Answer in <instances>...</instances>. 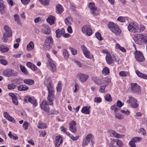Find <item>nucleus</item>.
I'll return each mask as SVG.
<instances>
[{
  "mask_svg": "<svg viewBox=\"0 0 147 147\" xmlns=\"http://www.w3.org/2000/svg\"><path fill=\"white\" fill-rule=\"evenodd\" d=\"M17 89L20 91H26L29 88L25 85H22L17 86Z\"/></svg>",
  "mask_w": 147,
  "mask_h": 147,
  "instance_id": "obj_29",
  "label": "nucleus"
},
{
  "mask_svg": "<svg viewBox=\"0 0 147 147\" xmlns=\"http://www.w3.org/2000/svg\"><path fill=\"white\" fill-rule=\"evenodd\" d=\"M56 34V37L57 38H59L61 36V34L60 32V29H58L55 32Z\"/></svg>",
  "mask_w": 147,
  "mask_h": 147,
  "instance_id": "obj_61",
  "label": "nucleus"
},
{
  "mask_svg": "<svg viewBox=\"0 0 147 147\" xmlns=\"http://www.w3.org/2000/svg\"><path fill=\"white\" fill-rule=\"evenodd\" d=\"M119 75L121 77H124L127 76L128 74V73L126 71H122L119 73Z\"/></svg>",
  "mask_w": 147,
  "mask_h": 147,
  "instance_id": "obj_49",
  "label": "nucleus"
},
{
  "mask_svg": "<svg viewBox=\"0 0 147 147\" xmlns=\"http://www.w3.org/2000/svg\"><path fill=\"white\" fill-rule=\"evenodd\" d=\"M90 107V106H86L83 107L81 110L82 113L86 115L89 114Z\"/></svg>",
  "mask_w": 147,
  "mask_h": 147,
  "instance_id": "obj_26",
  "label": "nucleus"
},
{
  "mask_svg": "<svg viewBox=\"0 0 147 147\" xmlns=\"http://www.w3.org/2000/svg\"><path fill=\"white\" fill-rule=\"evenodd\" d=\"M111 109L112 110H113L114 112L115 113H116L119 110V108L115 105L112 106L111 107Z\"/></svg>",
  "mask_w": 147,
  "mask_h": 147,
  "instance_id": "obj_53",
  "label": "nucleus"
},
{
  "mask_svg": "<svg viewBox=\"0 0 147 147\" xmlns=\"http://www.w3.org/2000/svg\"><path fill=\"white\" fill-rule=\"evenodd\" d=\"M86 138L92 145L94 144V137L92 134H88L86 136Z\"/></svg>",
  "mask_w": 147,
  "mask_h": 147,
  "instance_id": "obj_21",
  "label": "nucleus"
},
{
  "mask_svg": "<svg viewBox=\"0 0 147 147\" xmlns=\"http://www.w3.org/2000/svg\"><path fill=\"white\" fill-rule=\"evenodd\" d=\"M102 99L100 97H96L94 99V101L95 102L99 103L101 102Z\"/></svg>",
  "mask_w": 147,
  "mask_h": 147,
  "instance_id": "obj_62",
  "label": "nucleus"
},
{
  "mask_svg": "<svg viewBox=\"0 0 147 147\" xmlns=\"http://www.w3.org/2000/svg\"><path fill=\"white\" fill-rule=\"evenodd\" d=\"M127 20V18L125 17L120 16L117 19V20L121 22H124Z\"/></svg>",
  "mask_w": 147,
  "mask_h": 147,
  "instance_id": "obj_42",
  "label": "nucleus"
},
{
  "mask_svg": "<svg viewBox=\"0 0 147 147\" xmlns=\"http://www.w3.org/2000/svg\"><path fill=\"white\" fill-rule=\"evenodd\" d=\"M76 122L75 121H72L69 123V128L70 130L74 133L76 131Z\"/></svg>",
  "mask_w": 147,
  "mask_h": 147,
  "instance_id": "obj_17",
  "label": "nucleus"
},
{
  "mask_svg": "<svg viewBox=\"0 0 147 147\" xmlns=\"http://www.w3.org/2000/svg\"><path fill=\"white\" fill-rule=\"evenodd\" d=\"M89 75L86 74L79 73L76 75L77 78L82 83L86 82L89 78Z\"/></svg>",
  "mask_w": 147,
  "mask_h": 147,
  "instance_id": "obj_10",
  "label": "nucleus"
},
{
  "mask_svg": "<svg viewBox=\"0 0 147 147\" xmlns=\"http://www.w3.org/2000/svg\"><path fill=\"white\" fill-rule=\"evenodd\" d=\"M124 104L120 100H118L117 103V106L119 107V108H121L123 105Z\"/></svg>",
  "mask_w": 147,
  "mask_h": 147,
  "instance_id": "obj_64",
  "label": "nucleus"
},
{
  "mask_svg": "<svg viewBox=\"0 0 147 147\" xmlns=\"http://www.w3.org/2000/svg\"><path fill=\"white\" fill-rule=\"evenodd\" d=\"M54 98L48 96L47 101L44 100L43 102H44V104L46 105H52L53 104V101L54 100Z\"/></svg>",
  "mask_w": 147,
  "mask_h": 147,
  "instance_id": "obj_22",
  "label": "nucleus"
},
{
  "mask_svg": "<svg viewBox=\"0 0 147 147\" xmlns=\"http://www.w3.org/2000/svg\"><path fill=\"white\" fill-rule=\"evenodd\" d=\"M145 29V28L143 25H141L140 27H138V28L136 32H142Z\"/></svg>",
  "mask_w": 147,
  "mask_h": 147,
  "instance_id": "obj_52",
  "label": "nucleus"
},
{
  "mask_svg": "<svg viewBox=\"0 0 147 147\" xmlns=\"http://www.w3.org/2000/svg\"><path fill=\"white\" fill-rule=\"evenodd\" d=\"M81 48L86 57L90 59L92 58L93 57V55L91 54L90 52L89 51L87 50L86 48L84 45H82L81 46Z\"/></svg>",
  "mask_w": 147,
  "mask_h": 147,
  "instance_id": "obj_11",
  "label": "nucleus"
},
{
  "mask_svg": "<svg viewBox=\"0 0 147 147\" xmlns=\"http://www.w3.org/2000/svg\"><path fill=\"white\" fill-rule=\"evenodd\" d=\"M42 29V32L44 34H49L51 33V30L49 27L47 26L44 25Z\"/></svg>",
  "mask_w": 147,
  "mask_h": 147,
  "instance_id": "obj_25",
  "label": "nucleus"
},
{
  "mask_svg": "<svg viewBox=\"0 0 147 147\" xmlns=\"http://www.w3.org/2000/svg\"><path fill=\"white\" fill-rule=\"evenodd\" d=\"M127 28L129 31L136 33L137 30L138 28V24L136 22H131L129 24Z\"/></svg>",
  "mask_w": 147,
  "mask_h": 147,
  "instance_id": "obj_7",
  "label": "nucleus"
},
{
  "mask_svg": "<svg viewBox=\"0 0 147 147\" xmlns=\"http://www.w3.org/2000/svg\"><path fill=\"white\" fill-rule=\"evenodd\" d=\"M62 86V84L61 81H59L58 82L57 86L56 87V89L57 91L60 92L61 90Z\"/></svg>",
  "mask_w": 147,
  "mask_h": 147,
  "instance_id": "obj_45",
  "label": "nucleus"
},
{
  "mask_svg": "<svg viewBox=\"0 0 147 147\" xmlns=\"http://www.w3.org/2000/svg\"><path fill=\"white\" fill-rule=\"evenodd\" d=\"M28 123L26 121L24 122L23 126L25 130H26L28 129Z\"/></svg>",
  "mask_w": 147,
  "mask_h": 147,
  "instance_id": "obj_63",
  "label": "nucleus"
},
{
  "mask_svg": "<svg viewBox=\"0 0 147 147\" xmlns=\"http://www.w3.org/2000/svg\"><path fill=\"white\" fill-rule=\"evenodd\" d=\"M9 48L4 46H0V51L2 53H5L9 51Z\"/></svg>",
  "mask_w": 147,
  "mask_h": 147,
  "instance_id": "obj_40",
  "label": "nucleus"
},
{
  "mask_svg": "<svg viewBox=\"0 0 147 147\" xmlns=\"http://www.w3.org/2000/svg\"><path fill=\"white\" fill-rule=\"evenodd\" d=\"M41 109L47 112H48L49 110V108L48 107L46 106L44 104V102H43L40 104Z\"/></svg>",
  "mask_w": 147,
  "mask_h": 147,
  "instance_id": "obj_37",
  "label": "nucleus"
},
{
  "mask_svg": "<svg viewBox=\"0 0 147 147\" xmlns=\"http://www.w3.org/2000/svg\"><path fill=\"white\" fill-rule=\"evenodd\" d=\"M9 37V36H8V35L7 34V33L5 32L3 36V41L5 42H6L7 40L8 37Z\"/></svg>",
  "mask_w": 147,
  "mask_h": 147,
  "instance_id": "obj_60",
  "label": "nucleus"
},
{
  "mask_svg": "<svg viewBox=\"0 0 147 147\" xmlns=\"http://www.w3.org/2000/svg\"><path fill=\"white\" fill-rule=\"evenodd\" d=\"M3 115L4 117L7 120L13 123H16V121L14 118L11 116L7 112H4L3 113Z\"/></svg>",
  "mask_w": 147,
  "mask_h": 147,
  "instance_id": "obj_18",
  "label": "nucleus"
},
{
  "mask_svg": "<svg viewBox=\"0 0 147 147\" xmlns=\"http://www.w3.org/2000/svg\"><path fill=\"white\" fill-rule=\"evenodd\" d=\"M135 57L136 60L139 62H141L145 60V58L142 53L140 51L136 50L134 52Z\"/></svg>",
  "mask_w": 147,
  "mask_h": 147,
  "instance_id": "obj_6",
  "label": "nucleus"
},
{
  "mask_svg": "<svg viewBox=\"0 0 147 147\" xmlns=\"http://www.w3.org/2000/svg\"><path fill=\"white\" fill-rule=\"evenodd\" d=\"M8 136L10 138L13 140H17L18 139V136L16 135H12L11 131H9V133L8 134Z\"/></svg>",
  "mask_w": 147,
  "mask_h": 147,
  "instance_id": "obj_43",
  "label": "nucleus"
},
{
  "mask_svg": "<svg viewBox=\"0 0 147 147\" xmlns=\"http://www.w3.org/2000/svg\"><path fill=\"white\" fill-rule=\"evenodd\" d=\"M106 87V85L101 86L99 90V91L100 93H105L106 92L105 89Z\"/></svg>",
  "mask_w": 147,
  "mask_h": 147,
  "instance_id": "obj_50",
  "label": "nucleus"
},
{
  "mask_svg": "<svg viewBox=\"0 0 147 147\" xmlns=\"http://www.w3.org/2000/svg\"><path fill=\"white\" fill-rule=\"evenodd\" d=\"M24 101L25 102H30L33 104V107H35L37 105L36 100L34 97L26 96L24 98Z\"/></svg>",
  "mask_w": 147,
  "mask_h": 147,
  "instance_id": "obj_8",
  "label": "nucleus"
},
{
  "mask_svg": "<svg viewBox=\"0 0 147 147\" xmlns=\"http://www.w3.org/2000/svg\"><path fill=\"white\" fill-rule=\"evenodd\" d=\"M115 117L116 119L120 120L123 118V116L122 115L118 113H116L115 114Z\"/></svg>",
  "mask_w": 147,
  "mask_h": 147,
  "instance_id": "obj_47",
  "label": "nucleus"
},
{
  "mask_svg": "<svg viewBox=\"0 0 147 147\" xmlns=\"http://www.w3.org/2000/svg\"><path fill=\"white\" fill-rule=\"evenodd\" d=\"M4 29L6 31L5 32L7 33V34L9 36H12L11 30L8 26L7 25L5 26H4Z\"/></svg>",
  "mask_w": 147,
  "mask_h": 147,
  "instance_id": "obj_32",
  "label": "nucleus"
},
{
  "mask_svg": "<svg viewBox=\"0 0 147 147\" xmlns=\"http://www.w3.org/2000/svg\"><path fill=\"white\" fill-rule=\"evenodd\" d=\"M131 91L137 94H140L141 91V88L136 83L130 84Z\"/></svg>",
  "mask_w": 147,
  "mask_h": 147,
  "instance_id": "obj_4",
  "label": "nucleus"
},
{
  "mask_svg": "<svg viewBox=\"0 0 147 147\" xmlns=\"http://www.w3.org/2000/svg\"><path fill=\"white\" fill-rule=\"evenodd\" d=\"M47 86L48 91V96L52 97L55 98L54 89L53 86H52L51 84L49 83L47 85Z\"/></svg>",
  "mask_w": 147,
  "mask_h": 147,
  "instance_id": "obj_13",
  "label": "nucleus"
},
{
  "mask_svg": "<svg viewBox=\"0 0 147 147\" xmlns=\"http://www.w3.org/2000/svg\"><path fill=\"white\" fill-rule=\"evenodd\" d=\"M16 87V85L13 83H11L8 85L7 88L9 90H13Z\"/></svg>",
  "mask_w": 147,
  "mask_h": 147,
  "instance_id": "obj_48",
  "label": "nucleus"
},
{
  "mask_svg": "<svg viewBox=\"0 0 147 147\" xmlns=\"http://www.w3.org/2000/svg\"><path fill=\"white\" fill-rule=\"evenodd\" d=\"M135 42L139 45L143 43L147 45V34H140L135 35L134 37Z\"/></svg>",
  "mask_w": 147,
  "mask_h": 147,
  "instance_id": "obj_1",
  "label": "nucleus"
},
{
  "mask_svg": "<svg viewBox=\"0 0 147 147\" xmlns=\"http://www.w3.org/2000/svg\"><path fill=\"white\" fill-rule=\"evenodd\" d=\"M142 139V138L141 137H135L133 138L131 140L134 142L136 143L141 141Z\"/></svg>",
  "mask_w": 147,
  "mask_h": 147,
  "instance_id": "obj_46",
  "label": "nucleus"
},
{
  "mask_svg": "<svg viewBox=\"0 0 147 147\" xmlns=\"http://www.w3.org/2000/svg\"><path fill=\"white\" fill-rule=\"evenodd\" d=\"M24 83L29 85H32L34 83V80L30 79H24Z\"/></svg>",
  "mask_w": 147,
  "mask_h": 147,
  "instance_id": "obj_36",
  "label": "nucleus"
},
{
  "mask_svg": "<svg viewBox=\"0 0 147 147\" xmlns=\"http://www.w3.org/2000/svg\"><path fill=\"white\" fill-rule=\"evenodd\" d=\"M136 73L138 77L145 79H147V75L141 73L138 70L136 71Z\"/></svg>",
  "mask_w": 147,
  "mask_h": 147,
  "instance_id": "obj_33",
  "label": "nucleus"
},
{
  "mask_svg": "<svg viewBox=\"0 0 147 147\" xmlns=\"http://www.w3.org/2000/svg\"><path fill=\"white\" fill-rule=\"evenodd\" d=\"M53 40L52 37L51 36H47L46 37L45 41L44 46L50 47L53 45Z\"/></svg>",
  "mask_w": 147,
  "mask_h": 147,
  "instance_id": "obj_14",
  "label": "nucleus"
},
{
  "mask_svg": "<svg viewBox=\"0 0 147 147\" xmlns=\"http://www.w3.org/2000/svg\"><path fill=\"white\" fill-rule=\"evenodd\" d=\"M105 59L107 63L109 65L111 64L113 62V57L110 54L106 55Z\"/></svg>",
  "mask_w": 147,
  "mask_h": 147,
  "instance_id": "obj_23",
  "label": "nucleus"
},
{
  "mask_svg": "<svg viewBox=\"0 0 147 147\" xmlns=\"http://www.w3.org/2000/svg\"><path fill=\"white\" fill-rule=\"evenodd\" d=\"M107 80L105 77L100 78L98 77H94L92 78V80L98 85H106L107 82Z\"/></svg>",
  "mask_w": 147,
  "mask_h": 147,
  "instance_id": "obj_5",
  "label": "nucleus"
},
{
  "mask_svg": "<svg viewBox=\"0 0 147 147\" xmlns=\"http://www.w3.org/2000/svg\"><path fill=\"white\" fill-rule=\"evenodd\" d=\"M71 17L68 16L65 19V23L67 26H70L71 24Z\"/></svg>",
  "mask_w": 147,
  "mask_h": 147,
  "instance_id": "obj_35",
  "label": "nucleus"
},
{
  "mask_svg": "<svg viewBox=\"0 0 147 147\" xmlns=\"http://www.w3.org/2000/svg\"><path fill=\"white\" fill-rule=\"evenodd\" d=\"M56 12L57 13L60 14L62 13L63 11V9L61 5L59 4L56 6Z\"/></svg>",
  "mask_w": 147,
  "mask_h": 147,
  "instance_id": "obj_30",
  "label": "nucleus"
},
{
  "mask_svg": "<svg viewBox=\"0 0 147 147\" xmlns=\"http://www.w3.org/2000/svg\"><path fill=\"white\" fill-rule=\"evenodd\" d=\"M108 26V28L115 35H119L121 33V30L119 26L113 22H109Z\"/></svg>",
  "mask_w": 147,
  "mask_h": 147,
  "instance_id": "obj_2",
  "label": "nucleus"
},
{
  "mask_svg": "<svg viewBox=\"0 0 147 147\" xmlns=\"http://www.w3.org/2000/svg\"><path fill=\"white\" fill-rule=\"evenodd\" d=\"M63 140L61 136H56L54 141V143L56 147H58L63 142Z\"/></svg>",
  "mask_w": 147,
  "mask_h": 147,
  "instance_id": "obj_15",
  "label": "nucleus"
},
{
  "mask_svg": "<svg viewBox=\"0 0 147 147\" xmlns=\"http://www.w3.org/2000/svg\"><path fill=\"white\" fill-rule=\"evenodd\" d=\"M90 13L94 16H97L99 13V10L97 7H94V9L90 10Z\"/></svg>",
  "mask_w": 147,
  "mask_h": 147,
  "instance_id": "obj_34",
  "label": "nucleus"
},
{
  "mask_svg": "<svg viewBox=\"0 0 147 147\" xmlns=\"http://www.w3.org/2000/svg\"><path fill=\"white\" fill-rule=\"evenodd\" d=\"M34 48V44L32 41H30L27 45L26 50L28 51H31Z\"/></svg>",
  "mask_w": 147,
  "mask_h": 147,
  "instance_id": "obj_28",
  "label": "nucleus"
},
{
  "mask_svg": "<svg viewBox=\"0 0 147 147\" xmlns=\"http://www.w3.org/2000/svg\"><path fill=\"white\" fill-rule=\"evenodd\" d=\"M22 54V51H19L18 53L17 54H14L12 56L14 57L18 58L20 57Z\"/></svg>",
  "mask_w": 147,
  "mask_h": 147,
  "instance_id": "obj_57",
  "label": "nucleus"
},
{
  "mask_svg": "<svg viewBox=\"0 0 147 147\" xmlns=\"http://www.w3.org/2000/svg\"><path fill=\"white\" fill-rule=\"evenodd\" d=\"M102 73V74L105 76L109 74V69L107 67H105L103 69Z\"/></svg>",
  "mask_w": 147,
  "mask_h": 147,
  "instance_id": "obj_39",
  "label": "nucleus"
},
{
  "mask_svg": "<svg viewBox=\"0 0 147 147\" xmlns=\"http://www.w3.org/2000/svg\"><path fill=\"white\" fill-rule=\"evenodd\" d=\"M95 36L96 38L99 40H102V38L101 37L100 34L98 32H97L95 34Z\"/></svg>",
  "mask_w": 147,
  "mask_h": 147,
  "instance_id": "obj_55",
  "label": "nucleus"
},
{
  "mask_svg": "<svg viewBox=\"0 0 147 147\" xmlns=\"http://www.w3.org/2000/svg\"><path fill=\"white\" fill-rule=\"evenodd\" d=\"M89 143L90 142H89L88 140L85 138L83 141L82 146H85L88 145Z\"/></svg>",
  "mask_w": 147,
  "mask_h": 147,
  "instance_id": "obj_54",
  "label": "nucleus"
},
{
  "mask_svg": "<svg viewBox=\"0 0 147 147\" xmlns=\"http://www.w3.org/2000/svg\"><path fill=\"white\" fill-rule=\"evenodd\" d=\"M3 3V1L0 0V13L1 14H4L5 12L6 6Z\"/></svg>",
  "mask_w": 147,
  "mask_h": 147,
  "instance_id": "obj_19",
  "label": "nucleus"
},
{
  "mask_svg": "<svg viewBox=\"0 0 147 147\" xmlns=\"http://www.w3.org/2000/svg\"><path fill=\"white\" fill-rule=\"evenodd\" d=\"M55 17L51 15L49 16L48 18L47 19V22L51 25L54 24L55 23Z\"/></svg>",
  "mask_w": 147,
  "mask_h": 147,
  "instance_id": "obj_20",
  "label": "nucleus"
},
{
  "mask_svg": "<svg viewBox=\"0 0 147 147\" xmlns=\"http://www.w3.org/2000/svg\"><path fill=\"white\" fill-rule=\"evenodd\" d=\"M41 4L44 6L48 5L49 3L50 0H38Z\"/></svg>",
  "mask_w": 147,
  "mask_h": 147,
  "instance_id": "obj_41",
  "label": "nucleus"
},
{
  "mask_svg": "<svg viewBox=\"0 0 147 147\" xmlns=\"http://www.w3.org/2000/svg\"><path fill=\"white\" fill-rule=\"evenodd\" d=\"M69 49L71 51L73 55H75L77 54V51L75 49L71 47H69Z\"/></svg>",
  "mask_w": 147,
  "mask_h": 147,
  "instance_id": "obj_56",
  "label": "nucleus"
},
{
  "mask_svg": "<svg viewBox=\"0 0 147 147\" xmlns=\"http://www.w3.org/2000/svg\"><path fill=\"white\" fill-rule=\"evenodd\" d=\"M13 71L12 70H6L4 71L3 75L7 77H10L14 75Z\"/></svg>",
  "mask_w": 147,
  "mask_h": 147,
  "instance_id": "obj_27",
  "label": "nucleus"
},
{
  "mask_svg": "<svg viewBox=\"0 0 147 147\" xmlns=\"http://www.w3.org/2000/svg\"><path fill=\"white\" fill-rule=\"evenodd\" d=\"M88 7L90 9V10L94 8V7H96L95 6V4L93 2L90 3L88 5Z\"/></svg>",
  "mask_w": 147,
  "mask_h": 147,
  "instance_id": "obj_58",
  "label": "nucleus"
},
{
  "mask_svg": "<svg viewBox=\"0 0 147 147\" xmlns=\"http://www.w3.org/2000/svg\"><path fill=\"white\" fill-rule=\"evenodd\" d=\"M109 134L111 136L118 138H120L121 135L117 133L115 131L113 130H110L109 132Z\"/></svg>",
  "mask_w": 147,
  "mask_h": 147,
  "instance_id": "obj_24",
  "label": "nucleus"
},
{
  "mask_svg": "<svg viewBox=\"0 0 147 147\" xmlns=\"http://www.w3.org/2000/svg\"><path fill=\"white\" fill-rule=\"evenodd\" d=\"M64 57L66 59H68L69 57V55L67 50L64 49L63 51Z\"/></svg>",
  "mask_w": 147,
  "mask_h": 147,
  "instance_id": "obj_44",
  "label": "nucleus"
},
{
  "mask_svg": "<svg viewBox=\"0 0 147 147\" xmlns=\"http://www.w3.org/2000/svg\"><path fill=\"white\" fill-rule=\"evenodd\" d=\"M12 102L14 105H18V101L16 96L12 98Z\"/></svg>",
  "mask_w": 147,
  "mask_h": 147,
  "instance_id": "obj_59",
  "label": "nucleus"
},
{
  "mask_svg": "<svg viewBox=\"0 0 147 147\" xmlns=\"http://www.w3.org/2000/svg\"><path fill=\"white\" fill-rule=\"evenodd\" d=\"M20 67L21 71L25 74L28 75L29 73L28 71L25 67L23 65H20Z\"/></svg>",
  "mask_w": 147,
  "mask_h": 147,
  "instance_id": "obj_38",
  "label": "nucleus"
},
{
  "mask_svg": "<svg viewBox=\"0 0 147 147\" xmlns=\"http://www.w3.org/2000/svg\"><path fill=\"white\" fill-rule=\"evenodd\" d=\"M126 102L129 106L133 108H136L138 106L137 103V100L131 96H129L128 97V99L127 100Z\"/></svg>",
  "mask_w": 147,
  "mask_h": 147,
  "instance_id": "obj_3",
  "label": "nucleus"
},
{
  "mask_svg": "<svg viewBox=\"0 0 147 147\" xmlns=\"http://www.w3.org/2000/svg\"><path fill=\"white\" fill-rule=\"evenodd\" d=\"M105 99L106 101L111 102L112 101V98L110 94H106L105 96Z\"/></svg>",
  "mask_w": 147,
  "mask_h": 147,
  "instance_id": "obj_51",
  "label": "nucleus"
},
{
  "mask_svg": "<svg viewBox=\"0 0 147 147\" xmlns=\"http://www.w3.org/2000/svg\"><path fill=\"white\" fill-rule=\"evenodd\" d=\"M117 145L119 146H122L123 145V142L117 139H112L111 142L108 143V146H116Z\"/></svg>",
  "mask_w": 147,
  "mask_h": 147,
  "instance_id": "obj_9",
  "label": "nucleus"
},
{
  "mask_svg": "<svg viewBox=\"0 0 147 147\" xmlns=\"http://www.w3.org/2000/svg\"><path fill=\"white\" fill-rule=\"evenodd\" d=\"M48 65L50 66L51 70L53 72H54L56 70V65L55 62L52 60H49Z\"/></svg>",
  "mask_w": 147,
  "mask_h": 147,
  "instance_id": "obj_16",
  "label": "nucleus"
},
{
  "mask_svg": "<svg viewBox=\"0 0 147 147\" xmlns=\"http://www.w3.org/2000/svg\"><path fill=\"white\" fill-rule=\"evenodd\" d=\"M60 32H61V35L65 38H69L71 36L70 34L68 33L66 34L65 33V30L63 28H62L61 30H60Z\"/></svg>",
  "mask_w": 147,
  "mask_h": 147,
  "instance_id": "obj_31",
  "label": "nucleus"
},
{
  "mask_svg": "<svg viewBox=\"0 0 147 147\" xmlns=\"http://www.w3.org/2000/svg\"><path fill=\"white\" fill-rule=\"evenodd\" d=\"M82 32L87 35L90 36L92 34V32L90 27L88 25H85L82 28Z\"/></svg>",
  "mask_w": 147,
  "mask_h": 147,
  "instance_id": "obj_12",
  "label": "nucleus"
}]
</instances>
